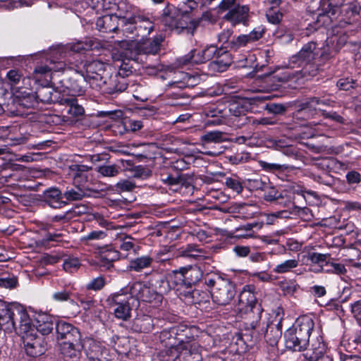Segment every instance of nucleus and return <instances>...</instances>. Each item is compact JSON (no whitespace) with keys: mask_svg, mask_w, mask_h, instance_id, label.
<instances>
[{"mask_svg":"<svg viewBox=\"0 0 361 361\" xmlns=\"http://www.w3.org/2000/svg\"><path fill=\"white\" fill-rule=\"evenodd\" d=\"M183 346H173L171 345L166 348L160 353V357L162 361H175L180 357V352Z\"/></svg>","mask_w":361,"mask_h":361,"instance_id":"nucleus-40","label":"nucleus"},{"mask_svg":"<svg viewBox=\"0 0 361 361\" xmlns=\"http://www.w3.org/2000/svg\"><path fill=\"white\" fill-rule=\"evenodd\" d=\"M132 329L137 332L147 333L153 329L152 319L148 315L136 317L133 320Z\"/></svg>","mask_w":361,"mask_h":361,"instance_id":"nucleus-35","label":"nucleus"},{"mask_svg":"<svg viewBox=\"0 0 361 361\" xmlns=\"http://www.w3.org/2000/svg\"><path fill=\"white\" fill-rule=\"evenodd\" d=\"M16 324H18L14 329L23 338L30 334L36 333L35 325L32 324L31 319L27 312L21 308L16 309Z\"/></svg>","mask_w":361,"mask_h":361,"instance_id":"nucleus-17","label":"nucleus"},{"mask_svg":"<svg viewBox=\"0 0 361 361\" xmlns=\"http://www.w3.org/2000/svg\"><path fill=\"white\" fill-rule=\"evenodd\" d=\"M345 41L344 39L333 37L326 40V44L321 50L320 55L318 58L319 65H322L334 58L338 53Z\"/></svg>","mask_w":361,"mask_h":361,"instance_id":"nucleus-14","label":"nucleus"},{"mask_svg":"<svg viewBox=\"0 0 361 361\" xmlns=\"http://www.w3.org/2000/svg\"><path fill=\"white\" fill-rule=\"evenodd\" d=\"M97 28L103 32H114L118 26L117 16L114 15H105L97 18L96 21Z\"/></svg>","mask_w":361,"mask_h":361,"instance_id":"nucleus-30","label":"nucleus"},{"mask_svg":"<svg viewBox=\"0 0 361 361\" xmlns=\"http://www.w3.org/2000/svg\"><path fill=\"white\" fill-rule=\"evenodd\" d=\"M181 78L170 83L172 88L193 87L198 85L201 80L200 75H192L188 73H181Z\"/></svg>","mask_w":361,"mask_h":361,"instance_id":"nucleus-31","label":"nucleus"},{"mask_svg":"<svg viewBox=\"0 0 361 361\" xmlns=\"http://www.w3.org/2000/svg\"><path fill=\"white\" fill-rule=\"evenodd\" d=\"M184 295L191 299L190 302L195 304H201L207 301L208 295L207 293L200 291V290H188L185 291Z\"/></svg>","mask_w":361,"mask_h":361,"instance_id":"nucleus-45","label":"nucleus"},{"mask_svg":"<svg viewBox=\"0 0 361 361\" xmlns=\"http://www.w3.org/2000/svg\"><path fill=\"white\" fill-rule=\"evenodd\" d=\"M268 21L272 24H279L283 18V14L279 11L270 10L266 14Z\"/></svg>","mask_w":361,"mask_h":361,"instance_id":"nucleus-64","label":"nucleus"},{"mask_svg":"<svg viewBox=\"0 0 361 361\" xmlns=\"http://www.w3.org/2000/svg\"><path fill=\"white\" fill-rule=\"evenodd\" d=\"M85 351L88 361H110L107 357V350L94 341H88Z\"/></svg>","mask_w":361,"mask_h":361,"instance_id":"nucleus-24","label":"nucleus"},{"mask_svg":"<svg viewBox=\"0 0 361 361\" xmlns=\"http://www.w3.org/2000/svg\"><path fill=\"white\" fill-rule=\"evenodd\" d=\"M259 326L255 329L259 334L264 335L266 341L270 345H276L282 334L281 324L279 322L277 324L269 322L268 320L262 323L261 319L259 321Z\"/></svg>","mask_w":361,"mask_h":361,"instance_id":"nucleus-11","label":"nucleus"},{"mask_svg":"<svg viewBox=\"0 0 361 361\" xmlns=\"http://www.w3.org/2000/svg\"><path fill=\"white\" fill-rule=\"evenodd\" d=\"M133 27L130 31H122L127 36L130 37H141L142 39L147 37L154 29V25L152 21L139 14L133 21L129 23Z\"/></svg>","mask_w":361,"mask_h":361,"instance_id":"nucleus-10","label":"nucleus"},{"mask_svg":"<svg viewBox=\"0 0 361 361\" xmlns=\"http://www.w3.org/2000/svg\"><path fill=\"white\" fill-rule=\"evenodd\" d=\"M59 104L68 107L67 113L73 117L82 116L85 113L84 108L78 104V99L74 96L62 95Z\"/></svg>","mask_w":361,"mask_h":361,"instance_id":"nucleus-28","label":"nucleus"},{"mask_svg":"<svg viewBox=\"0 0 361 361\" xmlns=\"http://www.w3.org/2000/svg\"><path fill=\"white\" fill-rule=\"evenodd\" d=\"M105 285V279L102 276H98L92 279L87 284V288L92 290H99Z\"/></svg>","mask_w":361,"mask_h":361,"instance_id":"nucleus-60","label":"nucleus"},{"mask_svg":"<svg viewBox=\"0 0 361 361\" xmlns=\"http://www.w3.org/2000/svg\"><path fill=\"white\" fill-rule=\"evenodd\" d=\"M127 86L128 84L125 78L116 75L114 77L109 76L105 86L99 88V90L102 91L104 93L114 94L123 92L126 90Z\"/></svg>","mask_w":361,"mask_h":361,"instance_id":"nucleus-27","label":"nucleus"},{"mask_svg":"<svg viewBox=\"0 0 361 361\" xmlns=\"http://www.w3.org/2000/svg\"><path fill=\"white\" fill-rule=\"evenodd\" d=\"M319 10L321 12L318 14L317 21L314 25L309 24L307 27L310 31L317 30L322 26H328L340 11L337 6L333 4L331 0H322Z\"/></svg>","mask_w":361,"mask_h":361,"instance_id":"nucleus-7","label":"nucleus"},{"mask_svg":"<svg viewBox=\"0 0 361 361\" xmlns=\"http://www.w3.org/2000/svg\"><path fill=\"white\" fill-rule=\"evenodd\" d=\"M307 259L315 264H319L320 267L319 271H324V266L329 264V259H330L329 254H322L318 252H309L307 255Z\"/></svg>","mask_w":361,"mask_h":361,"instance_id":"nucleus-43","label":"nucleus"},{"mask_svg":"<svg viewBox=\"0 0 361 361\" xmlns=\"http://www.w3.org/2000/svg\"><path fill=\"white\" fill-rule=\"evenodd\" d=\"M186 289H191L192 286L195 284L201 277V271L197 267L182 268Z\"/></svg>","mask_w":361,"mask_h":361,"instance_id":"nucleus-37","label":"nucleus"},{"mask_svg":"<svg viewBox=\"0 0 361 361\" xmlns=\"http://www.w3.org/2000/svg\"><path fill=\"white\" fill-rule=\"evenodd\" d=\"M86 82L85 80V76L80 77L79 79L78 78H70V85H66V87L72 93L73 96L74 94H81L84 92V87L82 83Z\"/></svg>","mask_w":361,"mask_h":361,"instance_id":"nucleus-46","label":"nucleus"},{"mask_svg":"<svg viewBox=\"0 0 361 361\" xmlns=\"http://www.w3.org/2000/svg\"><path fill=\"white\" fill-rule=\"evenodd\" d=\"M255 286L247 285L244 286L239 295L238 309L240 312L247 314V325L251 329L259 326V321L261 319L262 308L257 302L255 294Z\"/></svg>","mask_w":361,"mask_h":361,"instance_id":"nucleus-3","label":"nucleus"},{"mask_svg":"<svg viewBox=\"0 0 361 361\" xmlns=\"http://www.w3.org/2000/svg\"><path fill=\"white\" fill-rule=\"evenodd\" d=\"M16 317H7L0 319V326L5 331H12L16 329Z\"/></svg>","mask_w":361,"mask_h":361,"instance_id":"nucleus-56","label":"nucleus"},{"mask_svg":"<svg viewBox=\"0 0 361 361\" xmlns=\"http://www.w3.org/2000/svg\"><path fill=\"white\" fill-rule=\"evenodd\" d=\"M152 262V258L148 256L137 257L130 262L128 269L135 271H140L145 268L149 267Z\"/></svg>","mask_w":361,"mask_h":361,"instance_id":"nucleus-42","label":"nucleus"},{"mask_svg":"<svg viewBox=\"0 0 361 361\" xmlns=\"http://www.w3.org/2000/svg\"><path fill=\"white\" fill-rule=\"evenodd\" d=\"M200 141L202 144L221 143L227 141L226 135L218 130L209 131L200 137Z\"/></svg>","mask_w":361,"mask_h":361,"instance_id":"nucleus-39","label":"nucleus"},{"mask_svg":"<svg viewBox=\"0 0 361 361\" xmlns=\"http://www.w3.org/2000/svg\"><path fill=\"white\" fill-rule=\"evenodd\" d=\"M232 63V58L228 50L219 48V52L216 55L215 60L209 63V69L214 72L225 71Z\"/></svg>","mask_w":361,"mask_h":361,"instance_id":"nucleus-23","label":"nucleus"},{"mask_svg":"<svg viewBox=\"0 0 361 361\" xmlns=\"http://www.w3.org/2000/svg\"><path fill=\"white\" fill-rule=\"evenodd\" d=\"M63 269L67 272H74L80 267V263L78 258L68 257L63 262Z\"/></svg>","mask_w":361,"mask_h":361,"instance_id":"nucleus-55","label":"nucleus"},{"mask_svg":"<svg viewBox=\"0 0 361 361\" xmlns=\"http://www.w3.org/2000/svg\"><path fill=\"white\" fill-rule=\"evenodd\" d=\"M116 66L118 67L116 76L125 78L133 73L132 66L125 61H116Z\"/></svg>","mask_w":361,"mask_h":361,"instance_id":"nucleus-53","label":"nucleus"},{"mask_svg":"<svg viewBox=\"0 0 361 361\" xmlns=\"http://www.w3.org/2000/svg\"><path fill=\"white\" fill-rule=\"evenodd\" d=\"M161 180L169 185L175 186L183 185L185 181V178L183 175H178L176 176L169 175L166 178H162Z\"/></svg>","mask_w":361,"mask_h":361,"instance_id":"nucleus-59","label":"nucleus"},{"mask_svg":"<svg viewBox=\"0 0 361 361\" xmlns=\"http://www.w3.org/2000/svg\"><path fill=\"white\" fill-rule=\"evenodd\" d=\"M90 193L91 190L83 186L73 185L67 187L63 195L68 202L81 200L85 197L90 196Z\"/></svg>","mask_w":361,"mask_h":361,"instance_id":"nucleus-29","label":"nucleus"},{"mask_svg":"<svg viewBox=\"0 0 361 361\" xmlns=\"http://www.w3.org/2000/svg\"><path fill=\"white\" fill-rule=\"evenodd\" d=\"M118 258V252L116 251L109 250L101 256V259L104 261V265L109 268L112 266V262Z\"/></svg>","mask_w":361,"mask_h":361,"instance_id":"nucleus-62","label":"nucleus"},{"mask_svg":"<svg viewBox=\"0 0 361 361\" xmlns=\"http://www.w3.org/2000/svg\"><path fill=\"white\" fill-rule=\"evenodd\" d=\"M250 8L247 6H237L228 11L224 16V19L235 26L243 23L246 25L248 20Z\"/></svg>","mask_w":361,"mask_h":361,"instance_id":"nucleus-21","label":"nucleus"},{"mask_svg":"<svg viewBox=\"0 0 361 361\" xmlns=\"http://www.w3.org/2000/svg\"><path fill=\"white\" fill-rule=\"evenodd\" d=\"M299 265V259L293 258L286 259L277 264L273 269V271L277 274H283L293 271Z\"/></svg>","mask_w":361,"mask_h":361,"instance_id":"nucleus-38","label":"nucleus"},{"mask_svg":"<svg viewBox=\"0 0 361 361\" xmlns=\"http://www.w3.org/2000/svg\"><path fill=\"white\" fill-rule=\"evenodd\" d=\"M52 49L49 51V58L44 65L37 66L33 72L34 78L37 80H39L42 77H49V79L53 78V72L63 71L66 68V64L64 61L59 59L58 55H53Z\"/></svg>","mask_w":361,"mask_h":361,"instance_id":"nucleus-8","label":"nucleus"},{"mask_svg":"<svg viewBox=\"0 0 361 361\" xmlns=\"http://www.w3.org/2000/svg\"><path fill=\"white\" fill-rule=\"evenodd\" d=\"M317 114L316 108L310 106L308 103H302L298 106V109L293 114V118L298 121H309Z\"/></svg>","mask_w":361,"mask_h":361,"instance_id":"nucleus-36","label":"nucleus"},{"mask_svg":"<svg viewBox=\"0 0 361 361\" xmlns=\"http://www.w3.org/2000/svg\"><path fill=\"white\" fill-rule=\"evenodd\" d=\"M115 350L119 354H126L130 347L128 338L126 336H114L112 338Z\"/></svg>","mask_w":361,"mask_h":361,"instance_id":"nucleus-47","label":"nucleus"},{"mask_svg":"<svg viewBox=\"0 0 361 361\" xmlns=\"http://www.w3.org/2000/svg\"><path fill=\"white\" fill-rule=\"evenodd\" d=\"M120 167L116 164H103L97 168V171L103 177H114L119 173Z\"/></svg>","mask_w":361,"mask_h":361,"instance_id":"nucleus-48","label":"nucleus"},{"mask_svg":"<svg viewBox=\"0 0 361 361\" xmlns=\"http://www.w3.org/2000/svg\"><path fill=\"white\" fill-rule=\"evenodd\" d=\"M118 13L114 14L117 16L118 26L122 31H130L133 27L129 23L140 14L138 10L125 3L118 4Z\"/></svg>","mask_w":361,"mask_h":361,"instance_id":"nucleus-9","label":"nucleus"},{"mask_svg":"<svg viewBox=\"0 0 361 361\" xmlns=\"http://www.w3.org/2000/svg\"><path fill=\"white\" fill-rule=\"evenodd\" d=\"M149 285L161 294L167 293L171 290L167 275L155 274L149 281Z\"/></svg>","mask_w":361,"mask_h":361,"instance_id":"nucleus-32","label":"nucleus"},{"mask_svg":"<svg viewBox=\"0 0 361 361\" xmlns=\"http://www.w3.org/2000/svg\"><path fill=\"white\" fill-rule=\"evenodd\" d=\"M85 67V80L93 89L99 90L105 86L109 77L107 71V68L109 67L108 64L99 60H94L87 63Z\"/></svg>","mask_w":361,"mask_h":361,"instance_id":"nucleus-5","label":"nucleus"},{"mask_svg":"<svg viewBox=\"0 0 361 361\" xmlns=\"http://www.w3.org/2000/svg\"><path fill=\"white\" fill-rule=\"evenodd\" d=\"M130 297L126 300L125 295L123 294H114L108 299L109 304L111 307L116 306L114 309L116 317L122 320H127L130 317Z\"/></svg>","mask_w":361,"mask_h":361,"instance_id":"nucleus-15","label":"nucleus"},{"mask_svg":"<svg viewBox=\"0 0 361 361\" xmlns=\"http://www.w3.org/2000/svg\"><path fill=\"white\" fill-rule=\"evenodd\" d=\"M225 184L228 188L236 192L238 194L241 193V192L243 191V187L240 180H238V179L233 178H226L225 180Z\"/></svg>","mask_w":361,"mask_h":361,"instance_id":"nucleus-61","label":"nucleus"},{"mask_svg":"<svg viewBox=\"0 0 361 361\" xmlns=\"http://www.w3.org/2000/svg\"><path fill=\"white\" fill-rule=\"evenodd\" d=\"M361 7L357 4L344 6L340 11L339 26L345 27L355 23L358 20Z\"/></svg>","mask_w":361,"mask_h":361,"instance_id":"nucleus-20","label":"nucleus"},{"mask_svg":"<svg viewBox=\"0 0 361 361\" xmlns=\"http://www.w3.org/2000/svg\"><path fill=\"white\" fill-rule=\"evenodd\" d=\"M319 49L317 42L311 41L304 44L301 49L295 55H293L288 61L290 68H293L295 66L302 67L305 66H310L313 69L310 72L306 68H303L300 71H292L288 68L285 69L278 68L273 75L266 74L269 81L276 82L274 85L275 88L289 81L297 82L299 79L302 78L307 75H316L317 70L314 68V61L319 56Z\"/></svg>","mask_w":361,"mask_h":361,"instance_id":"nucleus-1","label":"nucleus"},{"mask_svg":"<svg viewBox=\"0 0 361 361\" xmlns=\"http://www.w3.org/2000/svg\"><path fill=\"white\" fill-rule=\"evenodd\" d=\"M326 345L323 342H312L305 356L309 361H333L332 358L325 355Z\"/></svg>","mask_w":361,"mask_h":361,"instance_id":"nucleus-22","label":"nucleus"},{"mask_svg":"<svg viewBox=\"0 0 361 361\" xmlns=\"http://www.w3.org/2000/svg\"><path fill=\"white\" fill-rule=\"evenodd\" d=\"M169 280V286L171 289L181 290L186 289L185 282L182 268L179 270L173 271L166 274Z\"/></svg>","mask_w":361,"mask_h":361,"instance_id":"nucleus-34","label":"nucleus"},{"mask_svg":"<svg viewBox=\"0 0 361 361\" xmlns=\"http://www.w3.org/2000/svg\"><path fill=\"white\" fill-rule=\"evenodd\" d=\"M115 188L119 192H131L135 188V184L129 180H122L116 184Z\"/></svg>","mask_w":361,"mask_h":361,"instance_id":"nucleus-57","label":"nucleus"},{"mask_svg":"<svg viewBox=\"0 0 361 361\" xmlns=\"http://www.w3.org/2000/svg\"><path fill=\"white\" fill-rule=\"evenodd\" d=\"M74 167L76 171L74 176V181L78 183L86 182L87 180V176L85 172L91 169V167H88L85 165H75Z\"/></svg>","mask_w":361,"mask_h":361,"instance_id":"nucleus-51","label":"nucleus"},{"mask_svg":"<svg viewBox=\"0 0 361 361\" xmlns=\"http://www.w3.org/2000/svg\"><path fill=\"white\" fill-rule=\"evenodd\" d=\"M93 42L91 40L78 41L67 45H61L52 48V54L58 55L59 59L66 58L71 52L81 53L83 51L92 49Z\"/></svg>","mask_w":361,"mask_h":361,"instance_id":"nucleus-12","label":"nucleus"},{"mask_svg":"<svg viewBox=\"0 0 361 361\" xmlns=\"http://www.w3.org/2000/svg\"><path fill=\"white\" fill-rule=\"evenodd\" d=\"M233 33V30L228 28L222 30L217 35L218 43L221 44L219 48H223L224 50H227L229 48V43L232 39Z\"/></svg>","mask_w":361,"mask_h":361,"instance_id":"nucleus-50","label":"nucleus"},{"mask_svg":"<svg viewBox=\"0 0 361 361\" xmlns=\"http://www.w3.org/2000/svg\"><path fill=\"white\" fill-rule=\"evenodd\" d=\"M314 326L313 319L308 316L298 318L293 326L284 333L286 348L292 351L298 352L307 350Z\"/></svg>","mask_w":361,"mask_h":361,"instance_id":"nucleus-2","label":"nucleus"},{"mask_svg":"<svg viewBox=\"0 0 361 361\" xmlns=\"http://www.w3.org/2000/svg\"><path fill=\"white\" fill-rule=\"evenodd\" d=\"M63 198V194L56 188H49L45 190L43 194L44 202L55 209L61 208L67 204V202L64 201Z\"/></svg>","mask_w":361,"mask_h":361,"instance_id":"nucleus-26","label":"nucleus"},{"mask_svg":"<svg viewBox=\"0 0 361 361\" xmlns=\"http://www.w3.org/2000/svg\"><path fill=\"white\" fill-rule=\"evenodd\" d=\"M58 340H63L67 335L75 328L72 324L60 321L55 324Z\"/></svg>","mask_w":361,"mask_h":361,"instance_id":"nucleus-49","label":"nucleus"},{"mask_svg":"<svg viewBox=\"0 0 361 361\" xmlns=\"http://www.w3.org/2000/svg\"><path fill=\"white\" fill-rule=\"evenodd\" d=\"M62 344V353L66 357H75L77 351L83 347L81 343V335L75 327L64 339Z\"/></svg>","mask_w":361,"mask_h":361,"instance_id":"nucleus-13","label":"nucleus"},{"mask_svg":"<svg viewBox=\"0 0 361 361\" xmlns=\"http://www.w3.org/2000/svg\"><path fill=\"white\" fill-rule=\"evenodd\" d=\"M35 329L36 333L39 332L42 335H48L52 332L54 326V319L48 314L38 315L36 318Z\"/></svg>","mask_w":361,"mask_h":361,"instance_id":"nucleus-33","label":"nucleus"},{"mask_svg":"<svg viewBox=\"0 0 361 361\" xmlns=\"http://www.w3.org/2000/svg\"><path fill=\"white\" fill-rule=\"evenodd\" d=\"M201 350L197 343H188L183 346L180 359L175 361H202Z\"/></svg>","mask_w":361,"mask_h":361,"instance_id":"nucleus-25","label":"nucleus"},{"mask_svg":"<svg viewBox=\"0 0 361 361\" xmlns=\"http://www.w3.org/2000/svg\"><path fill=\"white\" fill-rule=\"evenodd\" d=\"M259 164L262 169L268 172L283 171L288 169V166L285 164H271L264 161H259Z\"/></svg>","mask_w":361,"mask_h":361,"instance_id":"nucleus-54","label":"nucleus"},{"mask_svg":"<svg viewBox=\"0 0 361 361\" xmlns=\"http://www.w3.org/2000/svg\"><path fill=\"white\" fill-rule=\"evenodd\" d=\"M35 94L37 102H40L43 104H51L55 102L59 104V100L62 97L60 92L49 85L38 87Z\"/></svg>","mask_w":361,"mask_h":361,"instance_id":"nucleus-19","label":"nucleus"},{"mask_svg":"<svg viewBox=\"0 0 361 361\" xmlns=\"http://www.w3.org/2000/svg\"><path fill=\"white\" fill-rule=\"evenodd\" d=\"M228 111L231 116L240 118V120L243 121L242 123L246 122L247 119V118L245 116L247 109L245 106H244V105L240 102H232L229 104Z\"/></svg>","mask_w":361,"mask_h":361,"instance_id":"nucleus-44","label":"nucleus"},{"mask_svg":"<svg viewBox=\"0 0 361 361\" xmlns=\"http://www.w3.org/2000/svg\"><path fill=\"white\" fill-rule=\"evenodd\" d=\"M205 284L212 288L211 290L212 300L219 305H228L235 295V284L228 279L218 276L207 277L205 279Z\"/></svg>","mask_w":361,"mask_h":361,"instance_id":"nucleus-4","label":"nucleus"},{"mask_svg":"<svg viewBox=\"0 0 361 361\" xmlns=\"http://www.w3.org/2000/svg\"><path fill=\"white\" fill-rule=\"evenodd\" d=\"M248 43L247 37L245 35H240L238 37H233L229 43V48L231 50H238L245 47Z\"/></svg>","mask_w":361,"mask_h":361,"instance_id":"nucleus-52","label":"nucleus"},{"mask_svg":"<svg viewBox=\"0 0 361 361\" xmlns=\"http://www.w3.org/2000/svg\"><path fill=\"white\" fill-rule=\"evenodd\" d=\"M206 62L216 58L219 52V48L215 45H210L202 49Z\"/></svg>","mask_w":361,"mask_h":361,"instance_id":"nucleus-63","label":"nucleus"},{"mask_svg":"<svg viewBox=\"0 0 361 361\" xmlns=\"http://www.w3.org/2000/svg\"><path fill=\"white\" fill-rule=\"evenodd\" d=\"M164 39L161 35L154 37L153 39H142L134 44L138 54L155 55L159 53Z\"/></svg>","mask_w":361,"mask_h":361,"instance_id":"nucleus-18","label":"nucleus"},{"mask_svg":"<svg viewBox=\"0 0 361 361\" xmlns=\"http://www.w3.org/2000/svg\"><path fill=\"white\" fill-rule=\"evenodd\" d=\"M128 293L130 295V299L136 302L137 306L139 304V300L156 304L161 302L162 300V296L152 286H147L140 281L130 285L128 288Z\"/></svg>","mask_w":361,"mask_h":361,"instance_id":"nucleus-6","label":"nucleus"},{"mask_svg":"<svg viewBox=\"0 0 361 361\" xmlns=\"http://www.w3.org/2000/svg\"><path fill=\"white\" fill-rule=\"evenodd\" d=\"M298 285L291 281H281L280 283V288L286 295H293L298 290Z\"/></svg>","mask_w":361,"mask_h":361,"instance_id":"nucleus-58","label":"nucleus"},{"mask_svg":"<svg viewBox=\"0 0 361 361\" xmlns=\"http://www.w3.org/2000/svg\"><path fill=\"white\" fill-rule=\"evenodd\" d=\"M23 343L25 352L30 357H38L44 354L46 350L44 338L36 334H30L25 336Z\"/></svg>","mask_w":361,"mask_h":361,"instance_id":"nucleus-16","label":"nucleus"},{"mask_svg":"<svg viewBox=\"0 0 361 361\" xmlns=\"http://www.w3.org/2000/svg\"><path fill=\"white\" fill-rule=\"evenodd\" d=\"M16 97L19 105L24 108H33L38 103L35 94L26 91L18 92Z\"/></svg>","mask_w":361,"mask_h":361,"instance_id":"nucleus-41","label":"nucleus"}]
</instances>
